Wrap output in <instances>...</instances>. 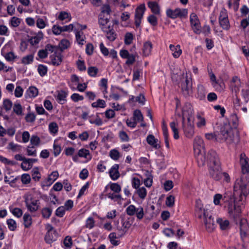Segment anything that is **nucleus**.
Masks as SVG:
<instances>
[{
	"label": "nucleus",
	"instance_id": "44",
	"mask_svg": "<svg viewBox=\"0 0 249 249\" xmlns=\"http://www.w3.org/2000/svg\"><path fill=\"white\" fill-rule=\"evenodd\" d=\"M132 118L136 122L142 121L143 119V116L139 110H136L134 111L133 113V117Z\"/></svg>",
	"mask_w": 249,
	"mask_h": 249
},
{
	"label": "nucleus",
	"instance_id": "6",
	"mask_svg": "<svg viewBox=\"0 0 249 249\" xmlns=\"http://www.w3.org/2000/svg\"><path fill=\"white\" fill-rule=\"evenodd\" d=\"M195 213L196 216L203 221L211 214L210 212L208 209L203 208V204L200 200H197L196 201Z\"/></svg>",
	"mask_w": 249,
	"mask_h": 249
},
{
	"label": "nucleus",
	"instance_id": "34",
	"mask_svg": "<svg viewBox=\"0 0 249 249\" xmlns=\"http://www.w3.org/2000/svg\"><path fill=\"white\" fill-rule=\"evenodd\" d=\"M13 111L18 116H22L23 115L22 107L19 103L14 104Z\"/></svg>",
	"mask_w": 249,
	"mask_h": 249
},
{
	"label": "nucleus",
	"instance_id": "48",
	"mask_svg": "<svg viewBox=\"0 0 249 249\" xmlns=\"http://www.w3.org/2000/svg\"><path fill=\"white\" fill-rule=\"evenodd\" d=\"M48 69L46 66L39 65L37 68V71L41 76H45L47 72Z\"/></svg>",
	"mask_w": 249,
	"mask_h": 249
},
{
	"label": "nucleus",
	"instance_id": "40",
	"mask_svg": "<svg viewBox=\"0 0 249 249\" xmlns=\"http://www.w3.org/2000/svg\"><path fill=\"white\" fill-rule=\"evenodd\" d=\"M8 229L11 231H14L17 227L16 222L13 219H8L6 221Z\"/></svg>",
	"mask_w": 249,
	"mask_h": 249
},
{
	"label": "nucleus",
	"instance_id": "31",
	"mask_svg": "<svg viewBox=\"0 0 249 249\" xmlns=\"http://www.w3.org/2000/svg\"><path fill=\"white\" fill-rule=\"evenodd\" d=\"M38 92L37 88L31 87L27 90L26 94L30 98H34L38 95Z\"/></svg>",
	"mask_w": 249,
	"mask_h": 249
},
{
	"label": "nucleus",
	"instance_id": "8",
	"mask_svg": "<svg viewBox=\"0 0 249 249\" xmlns=\"http://www.w3.org/2000/svg\"><path fill=\"white\" fill-rule=\"evenodd\" d=\"M25 203L27 209L31 212H36L39 208V200L31 196L25 197Z\"/></svg>",
	"mask_w": 249,
	"mask_h": 249
},
{
	"label": "nucleus",
	"instance_id": "27",
	"mask_svg": "<svg viewBox=\"0 0 249 249\" xmlns=\"http://www.w3.org/2000/svg\"><path fill=\"white\" fill-rule=\"evenodd\" d=\"M52 64L53 66H57L59 65L62 61V55L60 53H56L51 56Z\"/></svg>",
	"mask_w": 249,
	"mask_h": 249
},
{
	"label": "nucleus",
	"instance_id": "64",
	"mask_svg": "<svg viewBox=\"0 0 249 249\" xmlns=\"http://www.w3.org/2000/svg\"><path fill=\"white\" fill-rule=\"evenodd\" d=\"M242 95L246 103L249 100V89H243L242 90Z\"/></svg>",
	"mask_w": 249,
	"mask_h": 249
},
{
	"label": "nucleus",
	"instance_id": "29",
	"mask_svg": "<svg viewBox=\"0 0 249 249\" xmlns=\"http://www.w3.org/2000/svg\"><path fill=\"white\" fill-rule=\"evenodd\" d=\"M23 224L26 228H29L32 224V218L28 213H25L23 217Z\"/></svg>",
	"mask_w": 249,
	"mask_h": 249
},
{
	"label": "nucleus",
	"instance_id": "12",
	"mask_svg": "<svg viewBox=\"0 0 249 249\" xmlns=\"http://www.w3.org/2000/svg\"><path fill=\"white\" fill-rule=\"evenodd\" d=\"M145 10V6L143 4L138 6L135 10V24L137 27H139L140 26L141 20L143 17Z\"/></svg>",
	"mask_w": 249,
	"mask_h": 249
},
{
	"label": "nucleus",
	"instance_id": "13",
	"mask_svg": "<svg viewBox=\"0 0 249 249\" xmlns=\"http://www.w3.org/2000/svg\"><path fill=\"white\" fill-rule=\"evenodd\" d=\"M182 128L185 136L188 138H191L195 133L193 122H188L186 124L182 122Z\"/></svg>",
	"mask_w": 249,
	"mask_h": 249
},
{
	"label": "nucleus",
	"instance_id": "23",
	"mask_svg": "<svg viewBox=\"0 0 249 249\" xmlns=\"http://www.w3.org/2000/svg\"><path fill=\"white\" fill-rule=\"evenodd\" d=\"M119 165L114 164L109 171V175L111 179L113 180H117L120 177V173L118 171Z\"/></svg>",
	"mask_w": 249,
	"mask_h": 249
},
{
	"label": "nucleus",
	"instance_id": "26",
	"mask_svg": "<svg viewBox=\"0 0 249 249\" xmlns=\"http://www.w3.org/2000/svg\"><path fill=\"white\" fill-rule=\"evenodd\" d=\"M170 50L172 52V54L174 57L178 58L182 53V50L180 49L179 45L175 46L172 44H170L169 46Z\"/></svg>",
	"mask_w": 249,
	"mask_h": 249
},
{
	"label": "nucleus",
	"instance_id": "38",
	"mask_svg": "<svg viewBox=\"0 0 249 249\" xmlns=\"http://www.w3.org/2000/svg\"><path fill=\"white\" fill-rule=\"evenodd\" d=\"M42 38L43 34L41 32H39L37 35L30 39V42L32 45H36L39 43Z\"/></svg>",
	"mask_w": 249,
	"mask_h": 249
},
{
	"label": "nucleus",
	"instance_id": "30",
	"mask_svg": "<svg viewBox=\"0 0 249 249\" xmlns=\"http://www.w3.org/2000/svg\"><path fill=\"white\" fill-rule=\"evenodd\" d=\"M148 6L151 11L155 14H160V7L156 2L150 1L148 3Z\"/></svg>",
	"mask_w": 249,
	"mask_h": 249
},
{
	"label": "nucleus",
	"instance_id": "62",
	"mask_svg": "<svg viewBox=\"0 0 249 249\" xmlns=\"http://www.w3.org/2000/svg\"><path fill=\"white\" fill-rule=\"evenodd\" d=\"M94 220L91 217H89L86 220V227L89 229H92L94 226Z\"/></svg>",
	"mask_w": 249,
	"mask_h": 249
},
{
	"label": "nucleus",
	"instance_id": "9",
	"mask_svg": "<svg viewBox=\"0 0 249 249\" xmlns=\"http://www.w3.org/2000/svg\"><path fill=\"white\" fill-rule=\"evenodd\" d=\"M190 21L194 32L196 34H200L202 32L201 27L199 20L195 13H193L190 15Z\"/></svg>",
	"mask_w": 249,
	"mask_h": 249
},
{
	"label": "nucleus",
	"instance_id": "35",
	"mask_svg": "<svg viewBox=\"0 0 249 249\" xmlns=\"http://www.w3.org/2000/svg\"><path fill=\"white\" fill-rule=\"evenodd\" d=\"M216 222L219 225L220 228L223 230H226L229 225V222L228 220H223L221 218H217Z\"/></svg>",
	"mask_w": 249,
	"mask_h": 249
},
{
	"label": "nucleus",
	"instance_id": "42",
	"mask_svg": "<svg viewBox=\"0 0 249 249\" xmlns=\"http://www.w3.org/2000/svg\"><path fill=\"white\" fill-rule=\"evenodd\" d=\"M52 213V210L49 208H43L41 210L42 217L44 218H49Z\"/></svg>",
	"mask_w": 249,
	"mask_h": 249
},
{
	"label": "nucleus",
	"instance_id": "5",
	"mask_svg": "<svg viewBox=\"0 0 249 249\" xmlns=\"http://www.w3.org/2000/svg\"><path fill=\"white\" fill-rule=\"evenodd\" d=\"M212 156L214 158L215 154L214 153H212ZM215 166L209 167V174L210 176L215 180H219L222 177L221 169L220 167V162L218 160L216 157H215V161H213Z\"/></svg>",
	"mask_w": 249,
	"mask_h": 249
},
{
	"label": "nucleus",
	"instance_id": "7",
	"mask_svg": "<svg viewBox=\"0 0 249 249\" xmlns=\"http://www.w3.org/2000/svg\"><path fill=\"white\" fill-rule=\"evenodd\" d=\"M166 13L167 17L175 19L178 18H181L187 17L188 10L185 8L180 9L179 8L175 10L168 9Z\"/></svg>",
	"mask_w": 249,
	"mask_h": 249
},
{
	"label": "nucleus",
	"instance_id": "52",
	"mask_svg": "<svg viewBox=\"0 0 249 249\" xmlns=\"http://www.w3.org/2000/svg\"><path fill=\"white\" fill-rule=\"evenodd\" d=\"M137 192L139 196L141 198L144 199L146 197L147 195V191L144 187L139 188Z\"/></svg>",
	"mask_w": 249,
	"mask_h": 249
},
{
	"label": "nucleus",
	"instance_id": "49",
	"mask_svg": "<svg viewBox=\"0 0 249 249\" xmlns=\"http://www.w3.org/2000/svg\"><path fill=\"white\" fill-rule=\"evenodd\" d=\"M134 38L133 34L131 33H127L124 36V43L126 45L131 44Z\"/></svg>",
	"mask_w": 249,
	"mask_h": 249
},
{
	"label": "nucleus",
	"instance_id": "33",
	"mask_svg": "<svg viewBox=\"0 0 249 249\" xmlns=\"http://www.w3.org/2000/svg\"><path fill=\"white\" fill-rule=\"evenodd\" d=\"M170 127L174 133V138L177 140L179 138L178 131L177 128V124L175 122H171L170 124Z\"/></svg>",
	"mask_w": 249,
	"mask_h": 249
},
{
	"label": "nucleus",
	"instance_id": "43",
	"mask_svg": "<svg viewBox=\"0 0 249 249\" xmlns=\"http://www.w3.org/2000/svg\"><path fill=\"white\" fill-rule=\"evenodd\" d=\"M106 102L104 100L98 99L96 102H93L91 104L92 107L104 108L106 107Z\"/></svg>",
	"mask_w": 249,
	"mask_h": 249
},
{
	"label": "nucleus",
	"instance_id": "24",
	"mask_svg": "<svg viewBox=\"0 0 249 249\" xmlns=\"http://www.w3.org/2000/svg\"><path fill=\"white\" fill-rule=\"evenodd\" d=\"M147 143L154 148L157 149L160 147L158 143V140L156 139L153 135H149L146 138Z\"/></svg>",
	"mask_w": 249,
	"mask_h": 249
},
{
	"label": "nucleus",
	"instance_id": "59",
	"mask_svg": "<svg viewBox=\"0 0 249 249\" xmlns=\"http://www.w3.org/2000/svg\"><path fill=\"white\" fill-rule=\"evenodd\" d=\"M39 138L36 135H33L30 140V143L34 147L37 146L40 143Z\"/></svg>",
	"mask_w": 249,
	"mask_h": 249
},
{
	"label": "nucleus",
	"instance_id": "61",
	"mask_svg": "<svg viewBox=\"0 0 249 249\" xmlns=\"http://www.w3.org/2000/svg\"><path fill=\"white\" fill-rule=\"evenodd\" d=\"M108 21L109 20L107 18H105L104 16L102 17V15H99L98 22L101 27L106 25Z\"/></svg>",
	"mask_w": 249,
	"mask_h": 249
},
{
	"label": "nucleus",
	"instance_id": "45",
	"mask_svg": "<svg viewBox=\"0 0 249 249\" xmlns=\"http://www.w3.org/2000/svg\"><path fill=\"white\" fill-rule=\"evenodd\" d=\"M13 106V103L11 100L8 99H5L3 101V107L6 111L11 110Z\"/></svg>",
	"mask_w": 249,
	"mask_h": 249
},
{
	"label": "nucleus",
	"instance_id": "57",
	"mask_svg": "<svg viewBox=\"0 0 249 249\" xmlns=\"http://www.w3.org/2000/svg\"><path fill=\"white\" fill-rule=\"evenodd\" d=\"M49 128L51 133L56 134L58 129V127L56 123H51L49 125Z\"/></svg>",
	"mask_w": 249,
	"mask_h": 249
},
{
	"label": "nucleus",
	"instance_id": "11",
	"mask_svg": "<svg viewBox=\"0 0 249 249\" xmlns=\"http://www.w3.org/2000/svg\"><path fill=\"white\" fill-rule=\"evenodd\" d=\"M218 20L220 26L223 29L225 30H229L230 24L227 11L225 9H222L220 11Z\"/></svg>",
	"mask_w": 249,
	"mask_h": 249
},
{
	"label": "nucleus",
	"instance_id": "41",
	"mask_svg": "<svg viewBox=\"0 0 249 249\" xmlns=\"http://www.w3.org/2000/svg\"><path fill=\"white\" fill-rule=\"evenodd\" d=\"M58 19L61 21L68 19V20L70 21L71 19V16L70 13L65 11H62L59 13Z\"/></svg>",
	"mask_w": 249,
	"mask_h": 249
},
{
	"label": "nucleus",
	"instance_id": "32",
	"mask_svg": "<svg viewBox=\"0 0 249 249\" xmlns=\"http://www.w3.org/2000/svg\"><path fill=\"white\" fill-rule=\"evenodd\" d=\"M206 91L204 87L202 85L197 86L198 98L200 100L203 99L205 97Z\"/></svg>",
	"mask_w": 249,
	"mask_h": 249
},
{
	"label": "nucleus",
	"instance_id": "10",
	"mask_svg": "<svg viewBox=\"0 0 249 249\" xmlns=\"http://www.w3.org/2000/svg\"><path fill=\"white\" fill-rule=\"evenodd\" d=\"M126 213L129 216H132L136 214L137 218L140 220L142 219L144 215L143 208L139 207L136 208L133 205H129L126 209Z\"/></svg>",
	"mask_w": 249,
	"mask_h": 249
},
{
	"label": "nucleus",
	"instance_id": "53",
	"mask_svg": "<svg viewBox=\"0 0 249 249\" xmlns=\"http://www.w3.org/2000/svg\"><path fill=\"white\" fill-rule=\"evenodd\" d=\"M21 22V19L16 17H13L10 20V24L13 27H18Z\"/></svg>",
	"mask_w": 249,
	"mask_h": 249
},
{
	"label": "nucleus",
	"instance_id": "46",
	"mask_svg": "<svg viewBox=\"0 0 249 249\" xmlns=\"http://www.w3.org/2000/svg\"><path fill=\"white\" fill-rule=\"evenodd\" d=\"M108 238L110 239L111 243L114 246H117L119 244V241L116 240L117 238L115 232H111L109 234Z\"/></svg>",
	"mask_w": 249,
	"mask_h": 249
},
{
	"label": "nucleus",
	"instance_id": "39",
	"mask_svg": "<svg viewBox=\"0 0 249 249\" xmlns=\"http://www.w3.org/2000/svg\"><path fill=\"white\" fill-rule=\"evenodd\" d=\"M88 73L91 77H96L99 71L98 69L96 67L91 66L88 69Z\"/></svg>",
	"mask_w": 249,
	"mask_h": 249
},
{
	"label": "nucleus",
	"instance_id": "1",
	"mask_svg": "<svg viewBox=\"0 0 249 249\" xmlns=\"http://www.w3.org/2000/svg\"><path fill=\"white\" fill-rule=\"evenodd\" d=\"M249 194V176L242 175L236 180L234 185V195H239L240 200H243V196L246 197Z\"/></svg>",
	"mask_w": 249,
	"mask_h": 249
},
{
	"label": "nucleus",
	"instance_id": "28",
	"mask_svg": "<svg viewBox=\"0 0 249 249\" xmlns=\"http://www.w3.org/2000/svg\"><path fill=\"white\" fill-rule=\"evenodd\" d=\"M76 41L78 44L83 45L85 42L86 37L84 33L81 31H77L75 32Z\"/></svg>",
	"mask_w": 249,
	"mask_h": 249
},
{
	"label": "nucleus",
	"instance_id": "3",
	"mask_svg": "<svg viewBox=\"0 0 249 249\" xmlns=\"http://www.w3.org/2000/svg\"><path fill=\"white\" fill-rule=\"evenodd\" d=\"M216 141L226 142L228 143L233 142V134L228 126L221 127L219 131H216Z\"/></svg>",
	"mask_w": 249,
	"mask_h": 249
},
{
	"label": "nucleus",
	"instance_id": "20",
	"mask_svg": "<svg viewBox=\"0 0 249 249\" xmlns=\"http://www.w3.org/2000/svg\"><path fill=\"white\" fill-rule=\"evenodd\" d=\"M57 233L56 231L47 232L45 236V240L48 244H51L56 240Z\"/></svg>",
	"mask_w": 249,
	"mask_h": 249
},
{
	"label": "nucleus",
	"instance_id": "14",
	"mask_svg": "<svg viewBox=\"0 0 249 249\" xmlns=\"http://www.w3.org/2000/svg\"><path fill=\"white\" fill-rule=\"evenodd\" d=\"M240 162L241 166L243 175H248L249 172V159L244 153H241L240 156Z\"/></svg>",
	"mask_w": 249,
	"mask_h": 249
},
{
	"label": "nucleus",
	"instance_id": "25",
	"mask_svg": "<svg viewBox=\"0 0 249 249\" xmlns=\"http://www.w3.org/2000/svg\"><path fill=\"white\" fill-rule=\"evenodd\" d=\"M213 152L214 153V154H215V156H216L215 157H216L218 160L220 161L218 156L217 154V153H216V152L213 150L209 151V152L208 153V154L207 156V161L208 166L211 167L215 166V164H213L214 163L213 161H215V158H213V156H212Z\"/></svg>",
	"mask_w": 249,
	"mask_h": 249
},
{
	"label": "nucleus",
	"instance_id": "37",
	"mask_svg": "<svg viewBox=\"0 0 249 249\" xmlns=\"http://www.w3.org/2000/svg\"><path fill=\"white\" fill-rule=\"evenodd\" d=\"M34 60V54H30L22 57L21 63L24 65H28L31 64Z\"/></svg>",
	"mask_w": 249,
	"mask_h": 249
},
{
	"label": "nucleus",
	"instance_id": "19",
	"mask_svg": "<svg viewBox=\"0 0 249 249\" xmlns=\"http://www.w3.org/2000/svg\"><path fill=\"white\" fill-rule=\"evenodd\" d=\"M67 95V93L64 90L58 91L57 95L55 96L56 100L59 104L63 105L67 101L66 98Z\"/></svg>",
	"mask_w": 249,
	"mask_h": 249
},
{
	"label": "nucleus",
	"instance_id": "58",
	"mask_svg": "<svg viewBox=\"0 0 249 249\" xmlns=\"http://www.w3.org/2000/svg\"><path fill=\"white\" fill-rule=\"evenodd\" d=\"M107 196L108 198L117 201L118 200H121L122 199L121 196L119 194H116L114 192L113 193H109L107 194Z\"/></svg>",
	"mask_w": 249,
	"mask_h": 249
},
{
	"label": "nucleus",
	"instance_id": "50",
	"mask_svg": "<svg viewBox=\"0 0 249 249\" xmlns=\"http://www.w3.org/2000/svg\"><path fill=\"white\" fill-rule=\"evenodd\" d=\"M109 156L112 159L115 160H118L120 156L119 152L115 149L110 151Z\"/></svg>",
	"mask_w": 249,
	"mask_h": 249
},
{
	"label": "nucleus",
	"instance_id": "17",
	"mask_svg": "<svg viewBox=\"0 0 249 249\" xmlns=\"http://www.w3.org/2000/svg\"><path fill=\"white\" fill-rule=\"evenodd\" d=\"M228 212L230 216L232 217L234 221L237 223L238 219L239 218L240 212L236 208L234 203H231L228 206Z\"/></svg>",
	"mask_w": 249,
	"mask_h": 249
},
{
	"label": "nucleus",
	"instance_id": "21",
	"mask_svg": "<svg viewBox=\"0 0 249 249\" xmlns=\"http://www.w3.org/2000/svg\"><path fill=\"white\" fill-rule=\"evenodd\" d=\"M196 149H198L200 150H204V142L202 139L199 136H196L194 142V150L195 151Z\"/></svg>",
	"mask_w": 249,
	"mask_h": 249
},
{
	"label": "nucleus",
	"instance_id": "54",
	"mask_svg": "<svg viewBox=\"0 0 249 249\" xmlns=\"http://www.w3.org/2000/svg\"><path fill=\"white\" fill-rule=\"evenodd\" d=\"M53 154L55 157L57 156L60 154L61 151V146L59 144H58L56 141H54L53 145Z\"/></svg>",
	"mask_w": 249,
	"mask_h": 249
},
{
	"label": "nucleus",
	"instance_id": "51",
	"mask_svg": "<svg viewBox=\"0 0 249 249\" xmlns=\"http://www.w3.org/2000/svg\"><path fill=\"white\" fill-rule=\"evenodd\" d=\"M119 136L122 142H127L129 141V137L125 132L121 131L119 132Z\"/></svg>",
	"mask_w": 249,
	"mask_h": 249
},
{
	"label": "nucleus",
	"instance_id": "15",
	"mask_svg": "<svg viewBox=\"0 0 249 249\" xmlns=\"http://www.w3.org/2000/svg\"><path fill=\"white\" fill-rule=\"evenodd\" d=\"M193 109L190 105L184 107L182 109V122H185V119L188 122H193Z\"/></svg>",
	"mask_w": 249,
	"mask_h": 249
},
{
	"label": "nucleus",
	"instance_id": "22",
	"mask_svg": "<svg viewBox=\"0 0 249 249\" xmlns=\"http://www.w3.org/2000/svg\"><path fill=\"white\" fill-rule=\"evenodd\" d=\"M153 45L150 41H147L143 43L142 54L144 56H148L151 54Z\"/></svg>",
	"mask_w": 249,
	"mask_h": 249
},
{
	"label": "nucleus",
	"instance_id": "60",
	"mask_svg": "<svg viewBox=\"0 0 249 249\" xmlns=\"http://www.w3.org/2000/svg\"><path fill=\"white\" fill-rule=\"evenodd\" d=\"M78 156L80 157L88 158V156H89V152L88 150L82 148L79 150L78 152Z\"/></svg>",
	"mask_w": 249,
	"mask_h": 249
},
{
	"label": "nucleus",
	"instance_id": "36",
	"mask_svg": "<svg viewBox=\"0 0 249 249\" xmlns=\"http://www.w3.org/2000/svg\"><path fill=\"white\" fill-rule=\"evenodd\" d=\"M58 173L57 171L53 172L48 177L47 182L49 185H51L58 178Z\"/></svg>",
	"mask_w": 249,
	"mask_h": 249
},
{
	"label": "nucleus",
	"instance_id": "4",
	"mask_svg": "<svg viewBox=\"0 0 249 249\" xmlns=\"http://www.w3.org/2000/svg\"><path fill=\"white\" fill-rule=\"evenodd\" d=\"M181 87L184 96L188 97L193 95V83L191 74H186L185 80L181 82Z\"/></svg>",
	"mask_w": 249,
	"mask_h": 249
},
{
	"label": "nucleus",
	"instance_id": "2",
	"mask_svg": "<svg viewBox=\"0 0 249 249\" xmlns=\"http://www.w3.org/2000/svg\"><path fill=\"white\" fill-rule=\"evenodd\" d=\"M240 235L242 240V248L248 249L249 248V226L246 219L240 220Z\"/></svg>",
	"mask_w": 249,
	"mask_h": 249
},
{
	"label": "nucleus",
	"instance_id": "18",
	"mask_svg": "<svg viewBox=\"0 0 249 249\" xmlns=\"http://www.w3.org/2000/svg\"><path fill=\"white\" fill-rule=\"evenodd\" d=\"M206 230L208 232L212 231L215 227V225L214 223L213 218H212V215H210L207 218L203 221Z\"/></svg>",
	"mask_w": 249,
	"mask_h": 249
},
{
	"label": "nucleus",
	"instance_id": "63",
	"mask_svg": "<svg viewBox=\"0 0 249 249\" xmlns=\"http://www.w3.org/2000/svg\"><path fill=\"white\" fill-rule=\"evenodd\" d=\"M65 211V207L60 206L56 209L55 214L58 217H62L64 215Z\"/></svg>",
	"mask_w": 249,
	"mask_h": 249
},
{
	"label": "nucleus",
	"instance_id": "55",
	"mask_svg": "<svg viewBox=\"0 0 249 249\" xmlns=\"http://www.w3.org/2000/svg\"><path fill=\"white\" fill-rule=\"evenodd\" d=\"M110 188L115 193H119L121 191V187L117 183H111Z\"/></svg>",
	"mask_w": 249,
	"mask_h": 249
},
{
	"label": "nucleus",
	"instance_id": "56",
	"mask_svg": "<svg viewBox=\"0 0 249 249\" xmlns=\"http://www.w3.org/2000/svg\"><path fill=\"white\" fill-rule=\"evenodd\" d=\"M41 178V175L37 168L33 169L32 171V178L36 181H38Z\"/></svg>",
	"mask_w": 249,
	"mask_h": 249
},
{
	"label": "nucleus",
	"instance_id": "47",
	"mask_svg": "<svg viewBox=\"0 0 249 249\" xmlns=\"http://www.w3.org/2000/svg\"><path fill=\"white\" fill-rule=\"evenodd\" d=\"M232 86L234 88V90L235 92L237 90H239V86L240 85V80L237 76H234L232 79Z\"/></svg>",
	"mask_w": 249,
	"mask_h": 249
},
{
	"label": "nucleus",
	"instance_id": "16",
	"mask_svg": "<svg viewBox=\"0 0 249 249\" xmlns=\"http://www.w3.org/2000/svg\"><path fill=\"white\" fill-rule=\"evenodd\" d=\"M204 150H200L198 149H196L194 152L196 159L199 166H203L206 161V158L204 155Z\"/></svg>",
	"mask_w": 249,
	"mask_h": 249
}]
</instances>
